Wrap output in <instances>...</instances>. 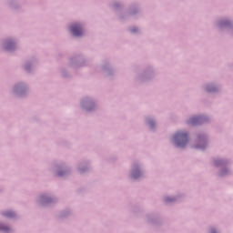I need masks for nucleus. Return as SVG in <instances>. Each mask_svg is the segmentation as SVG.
I'll return each instance as SVG.
<instances>
[{"instance_id": "1", "label": "nucleus", "mask_w": 233, "mask_h": 233, "mask_svg": "<svg viewBox=\"0 0 233 233\" xmlns=\"http://www.w3.org/2000/svg\"><path fill=\"white\" fill-rule=\"evenodd\" d=\"M174 140H175L177 147H185V145H187L188 143V134H187L185 132H177L174 136Z\"/></svg>"}, {"instance_id": "2", "label": "nucleus", "mask_w": 233, "mask_h": 233, "mask_svg": "<svg viewBox=\"0 0 233 233\" xmlns=\"http://www.w3.org/2000/svg\"><path fill=\"white\" fill-rule=\"evenodd\" d=\"M71 32L73 35L79 37V35H83V29H81V25H74L71 26Z\"/></svg>"}, {"instance_id": "3", "label": "nucleus", "mask_w": 233, "mask_h": 233, "mask_svg": "<svg viewBox=\"0 0 233 233\" xmlns=\"http://www.w3.org/2000/svg\"><path fill=\"white\" fill-rule=\"evenodd\" d=\"M198 121H199V117H193L189 120L190 125H198Z\"/></svg>"}, {"instance_id": "4", "label": "nucleus", "mask_w": 233, "mask_h": 233, "mask_svg": "<svg viewBox=\"0 0 233 233\" xmlns=\"http://www.w3.org/2000/svg\"><path fill=\"white\" fill-rule=\"evenodd\" d=\"M5 216H6V218H14L15 213L12 211H8L5 213Z\"/></svg>"}, {"instance_id": "5", "label": "nucleus", "mask_w": 233, "mask_h": 233, "mask_svg": "<svg viewBox=\"0 0 233 233\" xmlns=\"http://www.w3.org/2000/svg\"><path fill=\"white\" fill-rule=\"evenodd\" d=\"M133 177H134L135 179H137V177H139V175H137V173H135V174H133Z\"/></svg>"}, {"instance_id": "6", "label": "nucleus", "mask_w": 233, "mask_h": 233, "mask_svg": "<svg viewBox=\"0 0 233 233\" xmlns=\"http://www.w3.org/2000/svg\"><path fill=\"white\" fill-rule=\"evenodd\" d=\"M212 233H216V231H215V230H212Z\"/></svg>"}, {"instance_id": "7", "label": "nucleus", "mask_w": 233, "mask_h": 233, "mask_svg": "<svg viewBox=\"0 0 233 233\" xmlns=\"http://www.w3.org/2000/svg\"><path fill=\"white\" fill-rule=\"evenodd\" d=\"M167 201H170V199L167 198Z\"/></svg>"}, {"instance_id": "8", "label": "nucleus", "mask_w": 233, "mask_h": 233, "mask_svg": "<svg viewBox=\"0 0 233 233\" xmlns=\"http://www.w3.org/2000/svg\"><path fill=\"white\" fill-rule=\"evenodd\" d=\"M150 125L152 126V122L150 123Z\"/></svg>"}]
</instances>
